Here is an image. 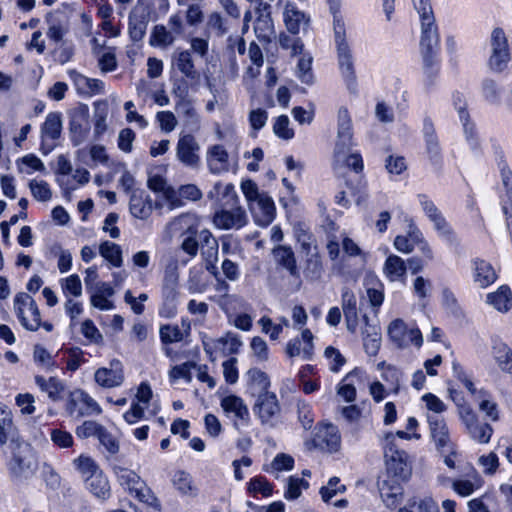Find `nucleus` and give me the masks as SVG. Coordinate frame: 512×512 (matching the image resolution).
<instances>
[{
    "mask_svg": "<svg viewBox=\"0 0 512 512\" xmlns=\"http://www.w3.org/2000/svg\"><path fill=\"white\" fill-rule=\"evenodd\" d=\"M423 61V71L425 75V84L433 86L439 74L438 55H421Z\"/></svg>",
    "mask_w": 512,
    "mask_h": 512,
    "instance_id": "nucleus-45",
    "label": "nucleus"
},
{
    "mask_svg": "<svg viewBox=\"0 0 512 512\" xmlns=\"http://www.w3.org/2000/svg\"><path fill=\"white\" fill-rule=\"evenodd\" d=\"M159 333L164 344L180 342L184 339V334L177 325H163L160 327Z\"/></svg>",
    "mask_w": 512,
    "mask_h": 512,
    "instance_id": "nucleus-57",
    "label": "nucleus"
},
{
    "mask_svg": "<svg viewBox=\"0 0 512 512\" xmlns=\"http://www.w3.org/2000/svg\"><path fill=\"white\" fill-rule=\"evenodd\" d=\"M352 120L346 108L341 107L337 117V141L334 149V159L359 173L363 170L362 156L358 152L349 153L352 142Z\"/></svg>",
    "mask_w": 512,
    "mask_h": 512,
    "instance_id": "nucleus-1",
    "label": "nucleus"
},
{
    "mask_svg": "<svg viewBox=\"0 0 512 512\" xmlns=\"http://www.w3.org/2000/svg\"><path fill=\"white\" fill-rule=\"evenodd\" d=\"M33 358L37 364L48 371H53L56 367L52 355L41 345L34 346Z\"/></svg>",
    "mask_w": 512,
    "mask_h": 512,
    "instance_id": "nucleus-60",
    "label": "nucleus"
},
{
    "mask_svg": "<svg viewBox=\"0 0 512 512\" xmlns=\"http://www.w3.org/2000/svg\"><path fill=\"white\" fill-rule=\"evenodd\" d=\"M172 484L184 496L195 497L197 495L198 489L193 482L192 476L185 471H176L172 477Z\"/></svg>",
    "mask_w": 512,
    "mask_h": 512,
    "instance_id": "nucleus-38",
    "label": "nucleus"
},
{
    "mask_svg": "<svg viewBox=\"0 0 512 512\" xmlns=\"http://www.w3.org/2000/svg\"><path fill=\"white\" fill-rule=\"evenodd\" d=\"M473 270L474 282L480 288L488 287L497 279V274L493 266L483 259H475L473 261Z\"/></svg>",
    "mask_w": 512,
    "mask_h": 512,
    "instance_id": "nucleus-28",
    "label": "nucleus"
},
{
    "mask_svg": "<svg viewBox=\"0 0 512 512\" xmlns=\"http://www.w3.org/2000/svg\"><path fill=\"white\" fill-rule=\"evenodd\" d=\"M252 410L263 426L274 428L279 423L281 406L273 392L257 395Z\"/></svg>",
    "mask_w": 512,
    "mask_h": 512,
    "instance_id": "nucleus-4",
    "label": "nucleus"
},
{
    "mask_svg": "<svg viewBox=\"0 0 512 512\" xmlns=\"http://www.w3.org/2000/svg\"><path fill=\"white\" fill-rule=\"evenodd\" d=\"M217 198L219 201L226 199L220 205H238L239 198L233 184L223 185L221 182L215 183L213 189L208 193V198Z\"/></svg>",
    "mask_w": 512,
    "mask_h": 512,
    "instance_id": "nucleus-37",
    "label": "nucleus"
},
{
    "mask_svg": "<svg viewBox=\"0 0 512 512\" xmlns=\"http://www.w3.org/2000/svg\"><path fill=\"white\" fill-rule=\"evenodd\" d=\"M380 495L387 507L396 506L401 498L402 492L398 485H391L387 481H383L379 487Z\"/></svg>",
    "mask_w": 512,
    "mask_h": 512,
    "instance_id": "nucleus-46",
    "label": "nucleus"
},
{
    "mask_svg": "<svg viewBox=\"0 0 512 512\" xmlns=\"http://www.w3.org/2000/svg\"><path fill=\"white\" fill-rule=\"evenodd\" d=\"M172 68L180 72L186 80L197 81L200 73L196 69L190 50L176 49L171 56Z\"/></svg>",
    "mask_w": 512,
    "mask_h": 512,
    "instance_id": "nucleus-18",
    "label": "nucleus"
},
{
    "mask_svg": "<svg viewBox=\"0 0 512 512\" xmlns=\"http://www.w3.org/2000/svg\"><path fill=\"white\" fill-rule=\"evenodd\" d=\"M99 253L112 266L120 267L122 265V250L118 244L104 241L99 246Z\"/></svg>",
    "mask_w": 512,
    "mask_h": 512,
    "instance_id": "nucleus-42",
    "label": "nucleus"
},
{
    "mask_svg": "<svg viewBox=\"0 0 512 512\" xmlns=\"http://www.w3.org/2000/svg\"><path fill=\"white\" fill-rule=\"evenodd\" d=\"M309 487V483L303 478L297 476H290L288 478L287 489L285 491V498L288 500L297 499L302 490H305Z\"/></svg>",
    "mask_w": 512,
    "mask_h": 512,
    "instance_id": "nucleus-51",
    "label": "nucleus"
},
{
    "mask_svg": "<svg viewBox=\"0 0 512 512\" xmlns=\"http://www.w3.org/2000/svg\"><path fill=\"white\" fill-rule=\"evenodd\" d=\"M65 409L69 416L77 419L102 413L100 405L81 389L70 392Z\"/></svg>",
    "mask_w": 512,
    "mask_h": 512,
    "instance_id": "nucleus-6",
    "label": "nucleus"
},
{
    "mask_svg": "<svg viewBox=\"0 0 512 512\" xmlns=\"http://www.w3.org/2000/svg\"><path fill=\"white\" fill-rule=\"evenodd\" d=\"M156 120L159 123L161 131L165 133L172 132L178 124L176 116L171 111L157 112Z\"/></svg>",
    "mask_w": 512,
    "mask_h": 512,
    "instance_id": "nucleus-63",
    "label": "nucleus"
},
{
    "mask_svg": "<svg viewBox=\"0 0 512 512\" xmlns=\"http://www.w3.org/2000/svg\"><path fill=\"white\" fill-rule=\"evenodd\" d=\"M205 158L210 173L220 175L229 171V154L223 145L209 146Z\"/></svg>",
    "mask_w": 512,
    "mask_h": 512,
    "instance_id": "nucleus-19",
    "label": "nucleus"
},
{
    "mask_svg": "<svg viewBox=\"0 0 512 512\" xmlns=\"http://www.w3.org/2000/svg\"><path fill=\"white\" fill-rule=\"evenodd\" d=\"M399 512H439V507L431 497L414 498L408 501L407 505Z\"/></svg>",
    "mask_w": 512,
    "mask_h": 512,
    "instance_id": "nucleus-41",
    "label": "nucleus"
},
{
    "mask_svg": "<svg viewBox=\"0 0 512 512\" xmlns=\"http://www.w3.org/2000/svg\"><path fill=\"white\" fill-rule=\"evenodd\" d=\"M221 407L226 413L233 414L236 419L244 424H247L250 420L248 407L239 396L229 395L224 397L221 400Z\"/></svg>",
    "mask_w": 512,
    "mask_h": 512,
    "instance_id": "nucleus-29",
    "label": "nucleus"
},
{
    "mask_svg": "<svg viewBox=\"0 0 512 512\" xmlns=\"http://www.w3.org/2000/svg\"><path fill=\"white\" fill-rule=\"evenodd\" d=\"M14 425L10 413L0 408V444L13 438Z\"/></svg>",
    "mask_w": 512,
    "mask_h": 512,
    "instance_id": "nucleus-52",
    "label": "nucleus"
},
{
    "mask_svg": "<svg viewBox=\"0 0 512 512\" xmlns=\"http://www.w3.org/2000/svg\"><path fill=\"white\" fill-rule=\"evenodd\" d=\"M334 41L336 45L338 64L341 74L350 90L355 89L356 73L350 45L346 39V29L343 19L335 15Z\"/></svg>",
    "mask_w": 512,
    "mask_h": 512,
    "instance_id": "nucleus-3",
    "label": "nucleus"
},
{
    "mask_svg": "<svg viewBox=\"0 0 512 512\" xmlns=\"http://www.w3.org/2000/svg\"><path fill=\"white\" fill-rule=\"evenodd\" d=\"M68 75L80 95L92 96L104 91V83L99 79L88 78L74 69Z\"/></svg>",
    "mask_w": 512,
    "mask_h": 512,
    "instance_id": "nucleus-25",
    "label": "nucleus"
},
{
    "mask_svg": "<svg viewBox=\"0 0 512 512\" xmlns=\"http://www.w3.org/2000/svg\"><path fill=\"white\" fill-rule=\"evenodd\" d=\"M11 470L15 476L26 478L33 473L34 467L29 459L14 456Z\"/></svg>",
    "mask_w": 512,
    "mask_h": 512,
    "instance_id": "nucleus-58",
    "label": "nucleus"
},
{
    "mask_svg": "<svg viewBox=\"0 0 512 512\" xmlns=\"http://www.w3.org/2000/svg\"><path fill=\"white\" fill-rule=\"evenodd\" d=\"M249 208L253 214L255 223L259 226L266 227L275 218L276 208L274 201L267 193L252 203Z\"/></svg>",
    "mask_w": 512,
    "mask_h": 512,
    "instance_id": "nucleus-20",
    "label": "nucleus"
},
{
    "mask_svg": "<svg viewBox=\"0 0 512 512\" xmlns=\"http://www.w3.org/2000/svg\"><path fill=\"white\" fill-rule=\"evenodd\" d=\"M388 334L392 342L399 348L407 347L411 344L420 347L423 342L420 330L418 328L408 329L401 319H396L390 323Z\"/></svg>",
    "mask_w": 512,
    "mask_h": 512,
    "instance_id": "nucleus-12",
    "label": "nucleus"
},
{
    "mask_svg": "<svg viewBox=\"0 0 512 512\" xmlns=\"http://www.w3.org/2000/svg\"><path fill=\"white\" fill-rule=\"evenodd\" d=\"M314 442L322 449H327L330 452L337 451L341 444L338 428L332 424L320 425L317 428Z\"/></svg>",
    "mask_w": 512,
    "mask_h": 512,
    "instance_id": "nucleus-23",
    "label": "nucleus"
},
{
    "mask_svg": "<svg viewBox=\"0 0 512 512\" xmlns=\"http://www.w3.org/2000/svg\"><path fill=\"white\" fill-rule=\"evenodd\" d=\"M219 244L218 240L214 241L213 244L206 246L201 249V255L206 262V269L213 274H216L215 263L218 260Z\"/></svg>",
    "mask_w": 512,
    "mask_h": 512,
    "instance_id": "nucleus-56",
    "label": "nucleus"
},
{
    "mask_svg": "<svg viewBox=\"0 0 512 512\" xmlns=\"http://www.w3.org/2000/svg\"><path fill=\"white\" fill-rule=\"evenodd\" d=\"M406 270L404 260L397 255H390L385 261L384 273L392 282L400 280L406 274Z\"/></svg>",
    "mask_w": 512,
    "mask_h": 512,
    "instance_id": "nucleus-39",
    "label": "nucleus"
},
{
    "mask_svg": "<svg viewBox=\"0 0 512 512\" xmlns=\"http://www.w3.org/2000/svg\"><path fill=\"white\" fill-rule=\"evenodd\" d=\"M481 94L484 100L490 104H499L501 100L502 89L496 79L485 77L480 85Z\"/></svg>",
    "mask_w": 512,
    "mask_h": 512,
    "instance_id": "nucleus-40",
    "label": "nucleus"
},
{
    "mask_svg": "<svg viewBox=\"0 0 512 512\" xmlns=\"http://www.w3.org/2000/svg\"><path fill=\"white\" fill-rule=\"evenodd\" d=\"M294 467V459L289 454L279 453L272 460L270 465L265 469L266 472L274 474L278 477V473L282 471H290Z\"/></svg>",
    "mask_w": 512,
    "mask_h": 512,
    "instance_id": "nucleus-47",
    "label": "nucleus"
},
{
    "mask_svg": "<svg viewBox=\"0 0 512 512\" xmlns=\"http://www.w3.org/2000/svg\"><path fill=\"white\" fill-rule=\"evenodd\" d=\"M487 303L497 311L506 313L512 308V292L507 285L500 286L497 291L487 295Z\"/></svg>",
    "mask_w": 512,
    "mask_h": 512,
    "instance_id": "nucleus-33",
    "label": "nucleus"
},
{
    "mask_svg": "<svg viewBox=\"0 0 512 512\" xmlns=\"http://www.w3.org/2000/svg\"><path fill=\"white\" fill-rule=\"evenodd\" d=\"M61 287L66 295L79 297L82 295V285L80 277L77 274L61 280Z\"/></svg>",
    "mask_w": 512,
    "mask_h": 512,
    "instance_id": "nucleus-62",
    "label": "nucleus"
},
{
    "mask_svg": "<svg viewBox=\"0 0 512 512\" xmlns=\"http://www.w3.org/2000/svg\"><path fill=\"white\" fill-rule=\"evenodd\" d=\"M457 407L459 417L470 436L480 443H488L492 436V427L489 424L479 423L476 414L469 405L457 403Z\"/></svg>",
    "mask_w": 512,
    "mask_h": 512,
    "instance_id": "nucleus-11",
    "label": "nucleus"
},
{
    "mask_svg": "<svg viewBox=\"0 0 512 512\" xmlns=\"http://www.w3.org/2000/svg\"><path fill=\"white\" fill-rule=\"evenodd\" d=\"M420 205L426 216L434 223L435 229L442 235L452 234L451 228L436 205L426 195H418Z\"/></svg>",
    "mask_w": 512,
    "mask_h": 512,
    "instance_id": "nucleus-26",
    "label": "nucleus"
},
{
    "mask_svg": "<svg viewBox=\"0 0 512 512\" xmlns=\"http://www.w3.org/2000/svg\"><path fill=\"white\" fill-rule=\"evenodd\" d=\"M101 293H96L91 296V304L92 306L100 309V310H111L114 308L113 303L107 299L104 295L112 296L114 291L109 284L101 283L100 287Z\"/></svg>",
    "mask_w": 512,
    "mask_h": 512,
    "instance_id": "nucleus-48",
    "label": "nucleus"
},
{
    "mask_svg": "<svg viewBox=\"0 0 512 512\" xmlns=\"http://www.w3.org/2000/svg\"><path fill=\"white\" fill-rule=\"evenodd\" d=\"M457 100L458 102L455 101V106L458 110L459 119L463 126L466 141L473 151L478 152L481 150V143L478 138L475 125L473 122L470 121V115L466 109V104L463 101H461L459 97L457 98Z\"/></svg>",
    "mask_w": 512,
    "mask_h": 512,
    "instance_id": "nucleus-24",
    "label": "nucleus"
},
{
    "mask_svg": "<svg viewBox=\"0 0 512 512\" xmlns=\"http://www.w3.org/2000/svg\"><path fill=\"white\" fill-rule=\"evenodd\" d=\"M95 382L103 388H115L125 380L123 364L118 359H112L109 367L98 368L94 373Z\"/></svg>",
    "mask_w": 512,
    "mask_h": 512,
    "instance_id": "nucleus-15",
    "label": "nucleus"
},
{
    "mask_svg": "<svg viewBox=\"0 0 512 512\" xmlns=\"http://www.w3.org/2000/svg\"><path fill=\"white\" fill-rule=\"evenodd\" d=\"M119 485L138 501L153 507L159 508L160 504L152 489L134 471L119 465L113 466Z\"/></svg>",
    "mask_w": 512,
    "mask_h": 512,
    "instance_id": "nucleus-2",
    "label": "nucleus"
},
{
    "mask_svg": "<svg viewBox=\"0 0 512 512\" xmlns=\"http://www.w3.org/2000/svg\"><path fill=\"white\" fill-rule=\"evenodd\" d=\"M62 118L59 112H50L41 126V150L48 154L55 147V141L60 137Z\"/></svg>",
    "mask_w": 512,
    "mask_h": 512,
    "instance_id": "nucleus-14",
    "label": "nucleus"
},
{
    "mask_svg": "<svg viewBox=\"0 0 512 512\" xmlns=\"http://www.w3.org/2000/svg\"><path fill=\"white\" fill-rule=\"evenodd\" d=\"M74 465L85 480L88 476L101 471L92 458L83 455L74 460Z\"/></svg>",
    "mask_w": 512,
    "mask_h": 512,
    "instance_id": "nucleus-54",
    "label": "nucleus"
},
{
    "mask_svg": "<svg viewBox=\"0 0 512 512\" xmlns=\"http://www.w3.org/2000/svg\"><path fill=\"white\" fill-rule=\"evenodd\" d=\"M342 309L345 318H354L357 313V299L355 294L347 287L342 289Z\"/></svg>",
    "mask_w": 512,
    "mask_h": 512,
    "instance_id": "nucleus-53",
    "label": "nucleus"
},
{
    "mask_svg": "<svg viewBox=\"0 0 512 512\" xmlns=\"http://www.w3.org/2000/svg\"><path fill=\"white\" fill-rule=\"evenodd\" d=\"M35 383L41 391L47 393L49 399L52 401L56 402L62 399L65 385L60 379L56 377L46 379L43 376L37 375L35 376Z\"/></svg>",
    "mask_w": 512,
    "mask_h": 512,
    "instance_id": "nucleus-32",
    "label": "nucleus"
},
{
    "mask_svg": "<svg viewBox=\"0 0 512 512\" xmlns=\"http://www.w3.org/2000/svg\"><path fill=\"white\" fill-rule=\"evenodd\" d=\"M87 489L100 499H107L110 497V485L107 477L102 471L88 476L85 480Z\"/></svg>",
    "mask_w": 512,
    "mask_h": 512,
    "instance_id": "nucleus-35",
    "label": "nucleus"
},
{
    "mask_svg": "<svg viewBox=\"0 0 512 512\" xmlns=\"http://www.w3.org/2000/svg\"><path fill=\"white\" fill-rule=\"evenodd\" d=\"M176 111L183 117L184 125L192 131L200 129V116L191 101H181L175 104Z\"/></svg>",
    "mask_w": 512,
    "mask_h": 512,
    "instance_id": "nucleus-36",
    "label": "nucleus"
},
{
    "mask_svg": "<svg viewBox=\"0 0 512 512\" xmlns=\"http://www.w3.org/2000/svg\"><path fill=\"white\" fill-rule=\"evenodd\" d=\"M283 21L288 32L297 35L308 27L310 17L294 2L286 1L283 6Z\"/></svg>",
    "mask_w": 512,
    "mask_h": 512,
    "instance_id": "nucleus-17",
    "label": "nucleus"
},
{
    "mask_svg": "<svg viewBox=\"0 0 512 512\" xmlns=\"http://www.w3.org/2000/svg\"><path fill=\"white\" fill-rule=\"evenodd\" d=\"M362 334L365 351L369 355L375 356L378 353L381 344L380 333L375 326L366 325Z\"/></svg>",
    "mask_w": 512,
    "mask_h": 512,
    "instance_id": "nucleus-43",
    "label": "nucleus"
},
{
    "mask_svg": "<svg viewBox=\"0 0 512 512\" xmlns=\"http://www.w3.org/2000/svg\"><path fill=\"white\" fill-rule=\"evenodd\" d=\"M178 283V268L176 263H170L165 269L163 295L166 298L174 299L176 296V286Z\"/></svg>",
    "mask_w": 512,
    "mask_h": 512,
    "instance_id": "nucleus-44",
    "label": "nucleus"
},
{
    "mask_svg": "<svg viewBox=\"0 0 512 512\" xmlns=\"http://www.w3.org/2000/svg\"><path fill=\"white\" fill-rule=\"evenodd\" d=\"M384 456L390 471L402 478L408 476L410 473L408 454L394 443L393 433H388L385 436Z\"/></svg>",
    "mask_w": 512,
    "mask_h": 512,
    "instance_id": "nucleus-10",
    "label": "nucleus"
},
{
    "mask_svg": "<svg viewBox=\"0 0 512 512\" xmlns=\"http://www.w3.org/2000/svg\"><path fill=\"white\" fill-rule=\"evenodd\" d=\"M14 311L21 325L30 331H36L40 325V311L34 299L20 292L14 298Z\"/></svg>",
    "mask_w": 512,
    "mask_h": 512,
    "instance_id": "nucleus-5",
    "label": "nucleus"
},
{
    "mask_svg": "<svg viewBox=\"0 0 512 512\" xmlns=\"http://www.w3.org/2000/svg\"><path fill=\"white\" fill-rule=\"evenodd\" d=\"M492 355L502 372L512 374V350L506 343L496 341L492 347Z\"/></svg>",
    "mask_w": 512,
    "mask_h": 512,
    "instance_id": "nucleus-34",
    "label": "nucleus"
},
{
    "mask_svg": "<svg viewBox=\"0 0 512 512\" xmlns=\"http://www.w3.org/2000/svg\"><path fill=\"white\" fill-rule=\"evenodd\" d=\"M430 432L438 448H444L449 444V431L444 418L441 415L427 416Z\"/></svg>",
    "mask_w": 512,
    "mask_h": 512,
    "instance_id": "nucleus-30",
    "label": "nucleus"
},
{
    "mask_svg": "<svg viewBox=\"0 0 512 512\" xmlns=\"http://www.w3.org/2000/svg\"><path fill=\"white\" fill-rule=\"evenodd\" d=\"M174 42L173 35L167 31V29L162 25H157L154 27L150 44L151 45H162L169 46Z\"/></svg>",
    "mask_w": 512,
    "mask_h": 512,
    "instance_id": "nucleus-61",
    "label": "nucleus"
},
{
    "mask_svg": "<svg viewBox=\"0 0 512 512\" xmlns=\"http://www.w3.org/2000/svg\"><path fill=\"white\" fill-rule=\"evenodd\" d=\"M272 256L277 265L286 269L293 277H299L295 254L290 246L277 245L272 249Z\"/></svg>",
    "mask_w": 512,
    "mask_h": 512,
    "instance_id": "nucleus-27",
    "label": "nucleus"
},
{
    "mask_svg": "<svg viewBox=\"0 0 512 512\" xmlns=\"http://www.w3.org/2000/svg\"><path fill=\"white\" fill-rule=\"evenodd\" d=\"M491 55L488 61L489 68L494 72H502L510 60L508 40L501 28H495L490 39Z\"/></svg>",
    "mask_w": 512,
    "mask_h": 512,
    "instance_id": "nucleus-9",
    "label": "nucleus"
},
{
    "mask_svg": "<svg viewBox=\"0 0 512 512\" xmlns=\"http://www.w3.org/2000/svg\"><path fill=\"white\" fill-rule=\"evenodd\" d=\"M81 333L94 344L102 345L104 342L103 335L90 319L83 321L81 325Z\"/></svg>",
    "mask_w": 512,
    "mask_h": 512,
    "instance_id": "nucleus-59",
    "label": "nucleus"
},
{
    "mask_svg": "<svg viewBox=\"0 0 512 512\" xmlns=\"http://www.w3.org/2000/svg\"><path fill=\"white\" fill-rule=\"evenodd\" d=\"M213 223L222 230H239L248 223V216L240 205H221L213 215Z\"/></svg>",
    "mask_w": 512,
    "mask_h": 512,
    "instance_id": "nucleus-8",
    "label": "nucleus"
},
{
    "mask_svg": "<svg viewBox=\"0 0 512 512\" xmlns=\"http://www.w3.org/2000/svg\"><path fill=\"white\" fill-rule=\"evenodd\" d=\"M440 38L435 18H426L421 20V55H439Z\"/></svg>",
    "mask_w": 512,
    "mask_h": 512,
    "instance_id": "nucleus-16",
    "label": "nucleus"
},
{
    "mask_svg": "<svg viewBox=\"0 0 512 512\" xmlns=\"http://www.w3.org/2000/svg\"><path fill=\"white\" fill-rule=\"evenodd\" d=\"M89 133V108L86 104H79L69 111V136L73 146L83 144Z\"/></svg>",
    "mask_w": 512,
    "mask_h": 512,
    "instance_id": "nucleus-7",
    "label": "nucleus"
},
{
    "mask_svg": "<svg viewBox=\"0 0 512 512\" xmlns=\"http://www.w3.org/2000/svg\"><path fill=\"white\" fill-rule=\"evenodd\" d=\"M200 145L191 134L180 136L176 145V157L186 167L199 169L201 159L199 155Z\"/></svg>",
    "mask_w": 512,
    "mask_h": 512,
    "instance_id": "nucleus-13",
    "label": "nucleus"
},
{
    "mask_svg": "<svg viewBox=\"0 0 512 512\" xmlns=\"http://www.w3.org/2000/svg\"><path fill=\"white\" fill-rule=\"evenodd\" d=\"M32 196L37 201L47 202L52 198V191L49 184L44 180L33 179L29 182Z\"/></svg>",
    "mask_w": 512,
    "mask_h": 512,
    "instance_id": "nucleus-50",
    "label": "nucleus"
},
{
    "mask_svg": "<svg viewBox=\"0 0 512 512\" xmlns=\"http://www.w3.org/2000/svg\"><path fill=\"white\" fill-rule=\"evenodd\" d=\"M273 131L279 138L285 140H289L294 136L293 129L289 128V118L286 115H281L276 119Z\"/></svg>",
    "mask_w": 512,
    "mask_h": 512,
    "instance_id": "nucleus-64",
    "label": "nucleus"
},
{
    "mask_svg": "<svg viewBox=\"0 0 512 512\" xmlns=\"http://www.w3.org/2000/svg\"><path fill=\"white\" fill-rule=\"evenodd\" d=\"M423 135L429 160L433 165L440 166L442 163L441 147L434 125L429 118L424 119Z\"/></svg>",
    "mask_w": 512,
    "mask_h": 512,
    "instance_id": "nucleus-21",
    "label": "nucleus"
},
{
    "mask_svg": "<svg viewBox=\"0 0 512 512\" xmlns=\"http://www.w3.org/2000/svg\"><path fill=\"white\" fill-rule=\"evenodd\" d=\"M346 490L344 485L340 484L338 477H332L329 479L326 486L320 488V495L324 502L328 503L338 493H343Z\"/></svg>",
    "mask_w": 512,
    "mask_h": 512,
    "instance_id": "nucleus-55",
    "label": "nucleus"
},
{
    "mask_svg": "<svg viewBox=\"0 0 512 512\" xmlns=\"http://www.w3.org/2000/svg\"><path fill=\"white\" fill-rule=\"evenodd\" d=\"M66 362V368L69 371H76L80 366L85 363L84 352L79 347H71L63 352Z\"/></svg>",
    "mask_w": 512,
    "mask_h": 512,
    "instance_id": "nucleus-49",
    "label": "nucleus"
},
{
    "mask_svg": "<svg viewBox=\"0 0 512 512\" xmlns=\"http://www.w3.org/2000/svg\"><path fill=\"white\" fill-rule=\"evenodd\" d=\"M153 209V201L150 195L143 190L132 191L129 201V210L135 218L146 220L152 214Z\"/></svg>",
    "mask_w": 512,
    "mask_h": 512,
    "instance_id": "nucleus-22",
    "label": "nucleus"
},
{
    "mask_svg": "<svg viewBox=\"0 0 512 512\" xmlns=\"http://www.w3.org/2000/svg\"><path fill=\"white\" fill-rule=\"evenodd\" d=\"M248 388L252 397H257L262 393H270L268 388L270 381L267 374L258 368H251L247 372Z\"/></svg>",
    "mask_w": 512,
    "mask_h": 512,
    "instance_id": "nucleus-31",
    "label": "nucleus"
}]
</instances>
